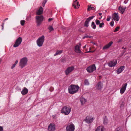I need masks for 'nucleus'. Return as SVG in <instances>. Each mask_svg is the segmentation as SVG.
<instances>
[{"instance_id": "f257e3e1", "label": "nucleus", "mask_w": 131, "mask_h": 131, "mask_svg": "<svg viewBox=\"0 0 131 131\" xmlns=\"http://www.w3.org/2000/svg\"><path fill=\"white\" fill-rule=\"evenodd\" d=\"M79 88L78 85H71L69 87V92L70 94H74L78 91Z\"/></svg>"}, {"instance_id": "f03ea898", "label": "nucleus", "mask_w": 131, "mask_h": 131, "mask_svg": "<svg viewBox=\"0 0 131 131\" xmlns=\"http://www.w3.org/2000/svg\"><path fill=\"white\" fill-rule=\"evenodd\" d=\"M27 61L28 59L26 57L22 58L20 61L19 66L21 68H24L27 65Z\"/></svg>"}, {"instance_id": "7ed1b4c3", "label": "nucleus", "mask_w": 131, "mask_h": 131, "mask_svg": "<svg viewBox=\"0 0 131 131\" xmlns=\"http://www.w3.org/2000/svg\"><path fill=\"white\" fill-rule=\"evenodd\" d=\"M45 37L44 36L39 37L37 41V43L38 46L40 47L41 46L44 41Z\"/></svg>"}, {"instance_id": "20e7f679", "label": "nucleus", "mask_w": 131, "mask_h": 131, "mask_svg": "<svg viewBox=\"0 0 131 131\" xmlns=\"http://www.w3.org/2000/svg\"><path fill=\"white\" fill-rule=\"evenodd\" d=\"M71 111V108L66 106L62 108L61 112L65 115H68Z\"/></svg>"}, {"instance_id": "39448f33", "label": "nucleus", "mask_w": 131, "mask_h": 131, "mask_svg": "<svg viewBox=\"0 0 131 131\" xmlns=\"http://www.w3.org/2000/svg\"><path fill=\"white\" fill-rule=\"evenodd\" d=\"M36 23L37 26L40 25L43 19V17L42 15L38 16L36 17Z\"/></svg>"}, {"instance_id": "423d86ee", "label": "nucleus", "mask_w": 131, "mask_h": 131, "mask_svg": "<svg viewBox=\"0 0 131 131\" xmlns=\"http://www.w3.org/2000/svg\"><path fill=\"white\" fill-rule=\"evenodd\" d=\"M22 41V39L21 37H19L16 39L15 42V44L13 45L14 47H16L19 46L20 44Z\"/></svg>"}, {"instance_id": "0eeeda50", "label": "nucleus", "mask_w": 131, "mask_h": 131, "mask_svg": "<svg viewBox=\"0 0 131 131\" xmlns=\"http://www.w3.org/2000/svg\"><path fill=\"white\" fill-rule=\"evenodd\" d=\"M96 67L95 64H93L87 68L86 70L89 73L93 72L96 70Z\"/></svg>"}, {"instance_id": "6e6552de", "label": "nucleus", "mask_w": 131, "mask_h": 131, "mask_svg": "<svg viewBox=\"0 0 131 131\" xmlns=\"http://www.w3.org/2000/svg\"><path fill=\"white\" fill-rule=\"evenodd\" d=\"M117 60H114L108 62L107 64L109 67H111L115 66L117 64Z\"/></svg>"}, {"instance_id": "1a4fd4ad", "label": "nucleus", "mask_w": 131, "mask_h": 131, "mask_svg": "<svg viewBox=\"0 0 131 131\" xmlns=\"http://www.w3.org/2000/svg\"><path fill=\"white\" fill-rule=\"evenodd\" d=\"M74 128V125L72 124L68 125L66 127V130L67 131H73Z\"/></svg>"}, {"instance_id": "9d476101", "label": "nucleus", "mask_w": 131, "mask_h": 131, "mask_svg": "<svg viewBox=\"0 0 131 131\" xmlns=\"http://www.w3.org/2000/svg\"><path fill=\"white\" fill-rule=\"evenodd\" d=\"M74 69V67L73 66L68 67L65 71V73L66 75H68L69 73L72 72Z\"/></svg>"}, {"instance_id": "9b49d317", "label": "nucleus", "mask_w": 131, "mask_h": 131, "mask_svg": "<svg viewBox=\"0 0 131 131\" xmlns=\"http://www.w3.org/2000/svg\"><path fill=\"white\" fill-rule=\"evenodd\" d=\"M94 120L93 118L92 117L87 116L84 121L88 123H91L93 122Z\"/></svg>"}, {"instance_id": "f8f14e48", "label": "nucleus", "mask_w": 131, "mask_h": 131, "mask_svg": "<svg viewBox=\"0 0 131 131\" xmlns=\"http://www.w3.org/2000/svg\"><path fill=\"white\" fill-rule=\"evenodd\" d=\"M127 85V83H126L123 84L122 88L120 90V93L121 94H123L125 92L126 90Z\"/></svg>"}, {"instance_id": "ddd939ff", "label": "nucleus", "mask_w": 131, "mask_h": 131, "mask_svg": "<svg viewBox=\"0 0 131 131\" xmlns=\"http://www.w3.org/2000/svg\"><path fill=\"white\" fill-rule=\"evenodd\" d=\"M55 129V125L53 124H50L48 126V129L49 131H53Z\"/></svg>"}, {"instance_id": "4468645a", "label": "nucleus", "mask_w": 131, "mask_h": 131, "mask_svg": "<svg viewBox=\"0 0 131 131\" xmlns=\"http://www.w3.org/2000/svg\"><path fill=\"white\" fill-rule=\"evenodd\" d=\"M94 17V16H93L88 18L85 22L84 24V26L86 27H88L89 26L88 24L90 21L92 19H93Z\"/></svg>"}, {"instance_id": "2eb2a0df", "label": "nucleus", "mask_w": 131, "mask_h": 131, "mask_svg": "<svg viewBox=\"0 0 131 131\" xmlns=\"http://www.w3.org/2000/svg\"><path fill=\"white\" fill-rule=\"evenodd\" d=\"M81 46V44L79 43V44L77 45L75 47L74 50L76 52L80 53L81 51L80 49V47Z\"/></svg>"}, {"instance_id": "dca6fc26", "label": "nucleus", "mask_w": 131, "mask_h": 131, "mask_svg": "<svg viewBox=\"0 0 131 131\" xmlns=\"http://www.w3.org/2000/svg\"><path fill=\"white\" fill-rule=\"evenodd\" d=\"M112 17L114 20L118 21L119 20V17L118 15V13H114L112 15Z\"/></svg>"}, {"instance_id": "f3484780", "label": "nucleus", "mask_w": 131, "mask_h": 131, "mask_svg": "<svg viewBox=\"0 0 131 131\" xmlns=\"http://www.w3.org/2000/svg\"><path fill=\"white\" fill-rule=\"evenodd\" d=\"M43 9L42 7L40 6L39 9L36 12V14L37 15H39L42 14L43 12Z\"/></svg>"}, {"instance_id": "a211bd4d", "label": "nucleus", "mask_w": 131, "mask_h": 131, "mask_svg": "<svg viewBox=\"0 0 131 131\" xmlns=\"http://www.w3.org/2000/svg\"><path fill=\"white\" fill-rule=\"evenodd\" d=\"M113 42L112 41H110L107 45L105 46L103 48V49L104 50L109 48L113 44Z\"/></svg>"}, {"instance_id": "6ab92c4d", "label": "nucleus", "mask_w": 131, "mask_h": 131, "mask_svg": "<svg viewBox=\"0 0 131 131\" xmlns=\"http://www.w3.org/2000/svg\"><path fill=\"white\" fill-rule=\"evenodd\" d=\"M28 92V89L26 87H24L23 90L21 91V93L23 95H24L27 94Z\"/></svg>"}, {"instance_id": "aec40b11", "label": "nucleus", "mask_w": 131, "mask_h": 131, "mask_svg": "<svg viewBox=\"0 0 131 131\" xmlns=\"http://www.w3.org/2000/svg\"><path fill=\"white\" fill-rule=\"evenodd\" d=\"M102 86L103 85L101 82H100L97 84L96 87L97 89L100 90L102 88Z\"/></svg>"}, {"instance_id": "412c9836", "label": "nucleus", "mask_w": 131, "mask_h": 131, "mask_svg": "<svg viewBox=\"0 0 131 131\" xmlns=\"http://www.w3.org/2000/svg\"><path fill=\"white\" fill-rule=\"evenodd\" d=\"M104 127L102 126H98L96 129L95 131H104Z\"/></svg>"}, {"instance_id": "4be33fe9", "label": "nucleus", "mask_w": 131, "mask_h": 131, "mask_svg": "<svg viewBox=\"0 0 131 131\" xmlns=\"http://www.w3.org/2000/svg\"><path fill=\"white\" fill-rule=\"evenodd\" d=\"M72 5L74 6L75 8L78 9L79 8L80 5L79 4V2H77L75 3H73Z\"/></svg>"}, {"instance_id": "5701e85b", "label": "nucleus", "mask_w": 131, "mask_h": 131, "mask_svg": "<svg viewBox=\"0 0 131 131\" xmlns=\"http://www.w3.org/2000/svg\"><path fill=\"white\" fill-rule=\"evenodd\" d=\"M124 66H122L121 67H120L118 69L117 71V73L119 74L121 73L124 70Z\"/></svg>"}, {"instance_id": "b1692460", "label": "nucleus", "mask_w": 131, "mask_h": 131, "mask_svg": "<svg viewBox=\"0 0 131 131\" xmlns=\"http://www.w3.org/2000/svg\"><path fill=\"white\" fill-rule=\"evenodd\" d=\"M126 8V7L119 6V7L118 9L121 12L122 14H123Z\"/></svg>"}, {"instance_id": "393cba45", "label": "nucleus", "mask_w": 131, "mask_h": 131, "mask_svg": "<svg viewBox=\"0 0 131 131\" xmlns=\"http://www.w3.org/2000/svg\"><path fill=\"white\" fill-rule=\"evenodd\" d=\"M62 52V50H58L54 54V56H56L60 54Z\"/></svg>"}, {"instance_id": "a878e982", "label": "nucleus", "mask_w": 131, "mask_h": 131, "mask_svg": "<svg viewBox=\"0 0 131 131\" xmlns=\"http://www.w3.org/2000/svg\"><path fill=\"white\" fill-rule=\"evenodd\" d=\"M80 101L82 104H83L86 102L85 99L84 98H81L80 99Z\"/></svg>"}, {"instance_id": "bb28decb", "label": "nucleus", "mask_w": 131, "mask_h": 131, "mask_svg": "<svg viewBox=\"0 0 131 131\" xmlns=\"http://www.w3.org/2000/svg\"><path fill=\"white\" fill-rule=\"evenodd\" d=\"M91 26V27L93 29H96V26L94 23V22H92Z\"/></svg>"}, {"instance_id": "cd10ccee", "label": "nucleus", "mask_w": 131, "mask_h": 131, "mask_svg": "<svg viewBox=\"0 0 131 131\" xmlns=\"http://www.w3.org/2000/svg\"><path fill=\"white\" fill-rule=\"evenodd\" d=\"M108 120L106 117L104 119L103 123L105 125H106L107 123Z\"/></svg>"}, {"instance_id": "c85d7f7f", "label": "nucleus", "mask_w": 131, "mask_h": 131, "mask_svg": "<svg viewBox=\"0 0 131 131\" xmlns=\"http://www.w3.org/2000/svg\"><path fill=\"white\" fill-rule=\"evenodd\" d=\"M48 29L50 30V32H51V31L53 30H54V29L53 27L51 26H49Z\"/></svg>"}, {"instance_id": "c756f323", "label": "nucleus", "mask_w": 131, "mask_h": 131, "mask_svg": "<svg viewBox=\"0 0 131 131\" xmlns=\"http://www.w3.org/2000/svg\"><path fill=\"white\" fill-rule=\"evenodd\" d=\"M84 83L85 85H89V83L88 80L86 79L85 80Z\"/></svg>"}, {"instance_id": "7c9ffc66", "label": "nucleus", "mask_w": 131, "mask_h": 131, "mask_svg": "<svg viewBox=\"0 0 131 131\" xmlns=\"http://www.w3.org/2000/svg\"><path fill=\"white\" fill-rule=\"evenodd\" d=\"M94 8L93 7H91L90 6H89L87 10H94Z\"/></svg>"}, {"instance_id": "2f4dec72", "label": "nucleus", "mask_w": 131, "mask_h": 131, "mask_svg": "<svg viewBox=\"0 0 131 131\" xmlns=\"http://www.w3.org/2000/svg\"><path fill=\"white\" fill-rule=\"evenodd\" d=\"M25 21L24 20H22L20 21V23L21 25L24 26V25Z\"/></svg>"}, {"instance_id": "473e14b6", "label": "nucleus", "mask_w": 131, "mask_h": 131, "mask_svg": "<svg viewBox=\"0 0 131 131\" xmlns=\"http://www.w3.org/2000/svg\"><path fill=\"white\" fill-rule=\"evenodd\" d=\"M99 27L100 28H102L103 26L104 25V23L103 22H102L101 23H100L99 25Z\"/></svg>"}, {"instance_id": "72a5a7b5", "label": "nucleus", "mask_w": 131, "mask_h": 131, "mask_svg": "<svg viewBox=\"0 0 131 131\" xmlns=\"http://www.w3.org/2000/svg\"><path fill=\"white\" fill-rule=\"evenodd\" d=\"M95 23L97 25H99V24H100V21L97 19L96 20Z\"/></svg>"}, {"instance_id": "f704fd0d", "label": "nucleus", "mask_w": 131, "mask_h": 131, "mask_svg": "<svg viewBox=\"0 0 131 131\" xmlns=\"http://www.w3.org/2000/svg\"><path fill=\"white\" fill-rule=\"evenodd\" d=\"M91 37H92V36H89L88 35H86L83 37V38L84 39L86 38H91Z\"/></svg>"}, {"instance_id": "c9c22d12", "label": "nucleus", "mask_w": 131, "mask_h": 131, "mask_svg": "<svg viewBox=\"0 0 131 131\" xmlns=\"http://www.w3.org/2000/svg\"><path fill=\"white\" fill-rule=\"evenodd\" d=\"M119 27H118V26L117 27L115 28V30L114 31V32H115L118 31L119 30Z\"/></svg>"}, {"instance_id": "e433bc0d", "label": "nucleus", "mask_w": 131, "mask_h": 131, "mask_svg": "<svg viewBox=\"0 0 131 131\" xmlns=\"http://www.w3.org/2000/svg\"><path fill=\"white\" fill-rule=\"evenodd\" d=\"M47 2V0H45L42 3V6L43 7L45 6V5Z\"/></svg>"}, {"instance_id": "4c0bfd02", "label": "nucleus", "mask_w": 131, "mask_h": 131, "mask_svg": "<svg viewBox=\"0 0 131 131\" xmlns=\"http://www.w3.org/2000/svg\"><path fill=\"white\" fill-rule=\"evenodd\" d=\"M114 22L113 21H112L110 22V25L111 26H114Z\"/></svg>"}, {"instance_id": "58836bf2", "label": "nucleus", "mask_w": 131, "mask_h": 131, "mask_svg": "<svg viewBox=\"0 0 131 131\" xmlns=\"http://www.w3.org/2000/svg\"><path fill=\"white\" fill-rule=\"evenodd\" d=\"M54 90V88L53 87H51L50 88V91H52Z\"/></svg>"}, {"instance_id": "ea45409f", "label": "nucleus", "mask_w": 131, "mask_h": 131, "mask_svg": "<svg viewBox=\"0 0 131 131\" xmlns=\"http://www.w3.org/2000/svg\"><path fill=\"white\" fill-rule=\"evenodd\" d=\"M111 18V17L110 16H108L107 19H106V20L107 21H109L110 20V19Z\"/></svg>"}, {"instance_id": "a19ab883", "label": "nucleus", "mask_w": 131, "mask_h": 131, "mask_svg": "<svg viewBox=\"0 0 131 131\" xmlns=\"http://www.w3.org/2000/svg\"><path fill=\"white\" fill-rule=\"evenodd\" d=\"M16 65L14 64H13L12 65V66L11 67V68L12 69H13L15 67Z\"/></svg>"}, {"instance_id": "79ce46f5", "label": "nucleus", "mask_w": 131, "mask_h": 131, "mask_svg": "<svg viewBox=\"0 0 131 131\" xmlns=\"http://www.w3.org/2000/svg\"><path fill=\"white\" fill-rule=\"evenodd\" d=\"M3 128L2 127L0 126V131H3Z\"/></svg>"}, {"instance_id": "37998d69", "label": "nucleus", "mask_w": 131, "mask_h": 131, "mask_svg": "<svg viewBox=\"0 0 131 131\" xmlns=\"http://www.w3.org/2000/svg\"><path fill=\"white\" fill-rule=\"evenodd\" d=\"M4 22H3V23H2V29H3V28H4V27H3V26H4Z\"/></svg>"}, {"instance_id": "c03bdc74", "label": "nucleus", "mask_w": 131, "mask_h": 131, "mask_svg": "<svg viewBox=\"0 0 131 131\" xmlns=\"http://www.w3.org/2000/svg\"><path fill=\"white\" fill-rule=\"evenodd\" d=\"M53 19L52 18H50L48 20V21L50 22V21L52 20Z\"/></svg>"}, {"instance_id": "a18cd8bd", "label": "nucleus", "mask_w": 131, "mask_h": 131, "mask_svg": "<svg viewBox=\"0 0 131 131\" xmlns=\"http://www.w3.org/2000/svg\"><path fill=\"white\" fill-rule=\"evenodd\" d=\"M18 61L17 60L15 62V63L14 64L15 65H16L18 63Z\"/></svg>"}, {"instance_id": "49530a36", "label": "nucleus", "mask_w": 131, "mask_h": 131, "mask_svg": "<svg viewBox=\"0 0 131 131\" xmlns=\"http://www.w3.org/2000/svg\"><path fill=\"white\" fill-rule=\"evenodd\" d=\"M122 41V40L121 39H119L118 41V42H119Z\"/></svg>"}, {"instance_id": "de8ad7c7", "label": "nucleus", "mask_w": 131, "mask_h": 131, "mask_svg": "<svg viewBox=\"0 0 131 131\" xmlns=\"http://www.w3.org/2000/svg\"><path fill=\"white\" fill-rule=\"evenodd\" d=\"M18 89H19V90H19V91H21V89H20V88H18V87H17V88H16V89H18Z\"/></svg>"}, {"instance_id": "09e8293b", "label": "nucleus", "mask_w": 131, "mask_h": 131, "mask_svg": "<svg viewBox=\"0 0 131 131\" xmlns=\"http://www.w3.org/2000/svg\"><path fill=\"white\" fill-rule=\"evenodd\" d=\"M91 50H90L89 51H87L86 52V53H90V52H91Z\"/></svg>"}, {"instance_id": "8fccbe9b", "label": "nucleus", "mask_w": 131, "mask_h": 131, "mask_svg": "<svg viewBox=\"0 0 131 131\" xmlns=\"http://www.w3.org/2000/svg\"><path fill=\"white\" fill-rule=\"evenodd\" d=\"M102 13H99V15L100 16H101V15H102Z\"/></svg>"}, {"instance_id": "3c124183", "label": "nucleus", "mask_w": 131, "mask_h": 131, "mask_svg": "<svg viewBox=\"0 0 131 131\" xmlns=\"http://www.w3.org/2000/svg\"><path fill=\"white\" fill-rule=\"evenodd\" d=\"M127 3V2L126 1H124V3H125V4H126Z\"/></svg>"}, {"instance_id": "603ef678", "label": "nucleus", "mask_w": 131, "mask_h": 131, "mask_svg": "<svg viewBox=\"0 0 131 131\" xmlns=\"http://www.w3.org/2000/svg\"><path fill=\"white\" fill-rule=\"evenodd\" d=\"M77 0H75L73 3H75L77 2H77Z\"/></svg>"}, {"instance_id": "864d4df0", "label": "nucleus", "mask_w": 131, "mask_h": 131, "mask_svg": "<svg viewBox=\"0 0 131 131\" xmlns=\"http://www.w3.org/2000/svg\"><path fill=\"white\" fill-rule=\"evenodd\" d=\"M86 45H85V46H84V47H83V49H84L86 48Z\"/></svg>"}, {"instance_id": "5fc2aeb1", "label": "nucleus", "mask_w": 131, "mask_h": 131, "mask_svg": "<svg viewBox=\"0 0 131 131\" xmlns=\"http://www.w3.org/2000/svg\"><path fill=\"white\" fill-rule=\"evenodd\" d=\"M29 18H26V20H29Z\"/></svg>"}, {"instance_id": "6e6d98bb", "label": "nucleus", "mask_w": 131, "mask_h": 131, "mask_svg": "<svg viewBox=\"0 0 131 131\" xmlns=\"http://www.w3.org/2000/svg\"><path fill=\"white\" fill-rule=\"evenodd\" d=\"M8 19V18H6V19H5L4 20V22L6 20H7Z\"/></svg>"}, {"instance_id": "4d7b16f0", "label": "nucleus", "mask_w": 131, "mask_h": 131, "mask_svg": "<svg viewBox=\"0 0 131 131\" xmlns=\"http://www.w3.org/2000/svg\"><path fill=\"white\" fill-rule=\"evenodd\" d=\"M91 51V52L93 53L94 52V51Z\"/></svg>"}, {"instance_id": "13d9d810", "label": "nucleus", "mask_w": 131, "mask_h": 131, "mask_svg": "<svg viewBox=\"0 0 131 131\" xmlns=\"http://www.w3.org/2000/svg\"><path fill=\"white\" fill-rule=\"evenodd\" d=\"M102 16H101V17L99 18V19H101L102 18Z\"/></svg>"}, {"instance_id": "bf43d9fd", "label": "nucleus", "mask_w": 131, "mask_h": 131, "mask_svg": "<svg viewBox=\"0 0 131 131\" xmlns=\"http://www.w3.org/2000/svg\"><path fill=\"white\" fill-rule=\"evenodd\" d=\"M91 47H90V48H89V50H91Z\"/></svg>"}, {"instance_id": "052dcab7", "label": "nucleus", "mask_w": 131, "mask_h": 131, "mask_svg": "<svg viewBox=\"0 0 131 131\" xmlns=\"http://www.w3.org/2000/svg\"><path fill=\"white\" fill-rule=\"evenodd\" d=\"M86 51H87V49H86Z\"/></svg>"}, {"instance_id": "680f3d73", "label": "nucleus", "mask_w": 131, "mask_h": 131, "mask_svg": "<svg viewBox=\"0 0 131 131\" xmlns=\"http://www.w3.org/2000/svg\"><path fill=\"white\" fill-rule=\"evenodd\" d=\"M123 48H124V47H122V49H123Z\"/></svg>"}, {"instance_id": "e2e57ef3", "label": "nucleus", "mask_w": 131, "mask_h": 131, "mask_svg": "<svg viewBox=\"0 0 131 131\" xmlns=\"http://www.w3.org/2000/svg\"><path fill=\"white\" fill-rule=\"evenodd\" d=\"M94 44L95 45V43H94Z\"/></svg>"}]
</instances>
